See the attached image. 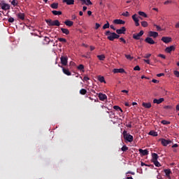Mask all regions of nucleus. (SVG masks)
<instances>
[{
    "mask_svg": "<svg viewBox=\"0 0 179 179\" xmlns=\"http://www.w3.org/2000/svg\"><path fill=\"white\" fill-rule=\"evenodd\" d=\"M125 31H127V28L125 27H122V29H117L116 33L117 34H125Z\"/></svg>",
    "mask_w": 179,
    "mask_h": 179,
    "instance_id": "9d476101",
    "label": "nucleus"
},
{
    "mask_svg": "<svg viewBox=\"0 0 179 179\" xmlns=\"http://www.w3.org/2000/svg\"><path fill=\"white\" fill-rule=\"evenodd\" d=\"M98 97L99 100H101V101H104L105 100H107V95H106V94L99 93Z\"/></svg>",
    "mask_w": 179,
    "mask_h": 179,
    "instance_id": "9b49d317",
    "label": "nucleus"
},
{
    "mask_svg": "<svg viewBox=\"0 0 179 179\" xmlns=\"http://www.w3.org/2000/svg\"><path fill=\"white\" fill-rule=\"evenodd\" d=\"M169 3H171V1H166L164 3V5H169Z\"/></svg>",
    "mask_w": 179,
    "mask_h": 179,
    "instance_id": "0e129e2a",
    "label": "nucleus"
},
{
    "mask_svg": "<svg viewBox=\"0 0 179 179\" xmlns=\"http://www.w3.org/2000/svg\"><path fill=\"white\" fill-rule=\"evenodd\" d=\"M18 19H20L21 20H24V14L20 13L17 15Z\"/></svg>",
    "mask_w": 179,
    "mask_h": 179,
    "instance_id": "bb28decb",
    "label": "nucleus"
},
{
    "mask_svg": "<svg viewBox=\"0 0 179 179\" xmlns=\"http://www.w3.org/2000/svg\"><path fill=\"white\" fill-rule=\"evenodd\" d=\"M138 15L140 16H143V17H148V15H146V13H145V12L143 11H139Z\"/></svg>",
    "mask_w": 179,
    "mask_h": 179,
    "instance_id": "f704fd0d",
    "label": "nucleus"
},
{
    "mask_svg": "<svg viewBox=\"0 0 179 179\" xmlns=\"http://www.w3.org/2000/svg\"><path fill=\"white\" fill-rule=\"evenodd\" d=\"M161 40L163 41V43H165V44H169V43H171L173 39L171 37L163 36Z\"/></svg>",
    "mask_w": 179,
    "mask_h": 179,
    "instance_id": "6e6552de",
    "label": "nucleus"
},
{
    "mask_svg": "<svg viewBox=\"0 0 179 179\" xmlns=\"http://www.w3.org/2000/svg\"><path fill=\"white\" fill-rule=\"evenodd\" d=\"M113 73H125V70L124 69H113Z\"/></svg>",
    "mask_w": 179,
    "mask_h": 179,
    "instance_id": "dca6fc26",
    "label": "nucleus"
},
{
    "mask_svg": "<svg viewBox=\"0 0 179 179\" xmlns=\"http://www.w3.org/2000/svg\"><path fill=\"white\" fill-rule=\"evenodd\" d=\"M58 5H59L58 3H52L50 5V8H52V9H58Z\"/></svg>",
    "mask_w": 179,
    "mask_h": 179,
    "instance_id": "c85d7f7f",
    "label": "nucleus"
},
{
    "mask_svg": "<svg viewBox=\"0 0 179 179\" xmlns=\"http://www.w3.org/2000/svg\"><path fill=\"white\" fill-rule=\"evenodd\" d=\"M11 4H12L13 6H17V2H16V0H12Z\"/></svg>",
    "mask_w": 179,
    "mask_h": 179,
    "instance_id": "09e8293b",
    "label": "nucleus"
},
{
    "mask_svg": "<svg viewBox=\"0 0 179 179\" xmlns=\"http://www.w3.org/2000/svg\"><path fill=\"white\" fill-rule=\"evenodd\" d=\"M123 138L127 141V142H134V136L129 134L127 133V131H123Z\"/></svg>",
    "mask_w": 179,
    "mask_h": 179,
    "instance_id": "f03ea898",
    "label": "nucleus"
},
{
    "mask_svg": "<svg viewBox=\"0 0 179 179\" xmlns=\"http://www.w3.org/2000/svg\"><path fill=\"white\" fill-rule=\"evenodd\" d=\"M98 80L101 82V83H106V80L104 79V77L99 76H98Z\"/></svg>",
    "mask_w": 179,
    "mask_h": 179,
    "instance_id": "c756f323",
    "label": "nucleus"
},
{
    "mask_svg": "<svg viewBox=\"0 0 179 179\" xmlns=\"http://www.w3.org/2000/svg\"><path fill=\"white\" fill-rule=\"evenodd\" d=\"M164 108H165V110H171V108H172L171 106H165L164 107Z\"/></svg>",
    "mask_w": 179,
    "mask_h": 179,
    "instance_id": "603ef678",
    "label": "nucleus"
},
{
    "mask_svg": "<svg viewBox=\"0 0 179 179\" xmlns=\"http://www.w3.org/2000/svg\"><path fill=\"white\" fill-rule=\"evenodd\" d=\"M61 31L63 33V34H66V36H68V34H69V29H68L61 28Z\"/></svg>",
    "mask_w": 179,
    "mask_h": 179,
    "instance_id": "a878e982",
    "label": "nucleus"
},
{
    "mask_svg": "<svg viewBox=\"0 0 179 179\" xmlns=\"http://www.w3.org/2000/svg\"><path fill=\"white\" fill-rule=\"evenodd\" d=\"M113 108L116 110V111H121V113H122V109L118 106H114Z\"/></svg>",
    "mask_w": 179,
    "mask_h": 179,
    "instance_id": "c9c22d12",
    "label": "nucleus"
},
{
    "mask_svg": "<svg viewBox=\"0 0 179 179\" xmlns=\"http://www.w3.org/2000/svg\"><path fill=\"white\" fill-rule=\"evenodd\" d=\"M152 162H156V161H157V159H159V155H157V153H152Z\"/></svg>",
    "mask_w": 179,
    "mask_h": 179,
    "instance_id": "4be33fe9",
    "label": "nucleus"
},
{
    "mask_svg": "<svg viewBox=\"0 0 179 179\" xmlns=\"http://www.w3.org/2000/svg\"><path fill=\"white\" fill-rule=\"evenodd\" d=\"M152 163L155 164L156 167H160L162 164H160V162L157 161H153Z\"/></svg>",
    "mask_w": 179,
    "mask_h": 179,
    "instance_id": "4c0bfd02",
    "label": "nucleus"
},
{
    "mask_svg": "<svg viewBox=\"0 0 179 179\" xmlns=\"http://www.w3.org/2000/svg\"><path fill=\"white\" fill-rule=\"evenodd\" d=\"M99 61H104L106 59V55H99L96 56Z\"/></svg>",
    "mask_w": 179,
    "mask_h": 179,
    "instance_id": "cd10ccee",
    "label": "nucleus"
},
{
    "mask_svg": "<svg viewBox=\"0 0 179 179\" xmlns=\"http://www.w3.org/2000/svg\"><path fill=\"white\" fill-rule=\"evenodd\" d=\"M81 2H83L82 5H87L89 6V5H93V3L90 0H79Z\"/></svg>",
    "mask_w": 179,
    "mask_h": 179,
    "instance_id": "f3484780",
    "label": "nucleus"
},
{
    "mask_svg": "<svg viewBox=\"0 0 179 179\" xmlns=\"http://www.w3.org/2000/svg\"><path fill=\"white\" fill-rule=\"evenodd\" d=\"M136 16H138V15L134 14L132 15V19L134 20V22H139V20L138 19V17H136Z\"/></svg>",
    "mask_w": 179,
    "mask_h": 179,
    "instance_id": "e433bc0d",
    "label": "nucleus"
},
{
    "mask_svg": "<svg viewBox=\"0 0 179 179\" xmlns=\"http://www.w3.org/2000/svg\"><path fill=\"white\" fill-rule=\"evenodd\" d=\"M129 148L127 145H123L121 148L122 152H127Z\"/></svg>",
    "mask_w": 179,
    "mask_h": 179,
    "instance_id": "ea45409f",
    "label": "nucleus"
},
{
    "mask_svg": "<svg viewBox=\"0 0 179 179\" xmlns=\"http://www.w3.org/2000/svg\"><path fill=\"white\" fill-rule=\"evenodd\" d=\"M149 37H153L154 38H157V37H159V33L153 31H150L148 32Z\"/></svg>",
    "mask_w": 179,
    "mask_h": 179,
    "instance_id": "1a4fd4ad",
    "label": "nucleus"
},
{
    "mask_svg": "<svg viewBox=\"0 0 179 179\" xmlns=\"http://www.w3.org/2000/svg\"><path fill=\"white\" fill-rule=\"evenodd\" d=\"M142 106H143V107H144L145 108H150V107H152V103L143 102V103H142Z\"/></svg>",
    "mask_w": 179,
    "mask_h": 179,
    "instance_id": "b1692460",
    "label": "nucleus"
},
{
    "mask_svg": "<svg viewBox=\"0 0 179 179\" xmlns=\"http://www.w3.org/2000/svg\"><path fill=\"white\" fill-rule=\"evenodd\" d=\"M100 26H101L100 24L96 23L95 24V29L97 30V29H99V27H100Z\"/></svg>",
    "mask_w": 179,
    "mask_h": 179,
    "instance_id": "13d9d810",
    "label": "nucleus"
},
{
    "mask_svg": "<svg viewBox=\"0 0 179 179\" xmlns=\"http://www.w3.org/2000/svg\"><path fill=\"white\" fill-rule=\"evenodd\" d=\"M155 27H156L157 31H162V27L157 24H154Z\"/></svg>",
    "mask_w": 179,
    "mask_h": 179,
    "instance_id": "49530a36",
    "label": "nucleus"
},
{
    "mask_svg": "<svg viewBox=\"0 0 179 179\" xmlns=\"http://www.w3.org/2000/svg\"><path fill=\"white\" fill-rule=\"evenodd\" d=\"M44 41H45L46 44H50V38L45 36V38H44Z\"/></svg>",
    "mask_w": 179,
    "mask_h": 179,
    "instance_id": "de8ad7c7",
    "label": "nucleus"
},
{
    "mask_svg": "<svg viewBox=\"0 0 179 179\" xmlns=\"http://www.w3.org/2000/svg\"><path fill=\"white\" fill-rule=\"evenodd\" d=\"M164 101V98H160L159 99H155L153 100L154 104H161V103H163Z\"/></svg>",
    "mask_w": 179,
    "mask_h": 179,
    "instance_id": "6ab92c4d",
    "label": "nucleus"
},
{
    "mask_svg": "<svg viewBox=\"0 0 179 179\" xmlns=\"http://www.w3.org/2000/svg\"><path fill=\"white\" fill-rule=\"evenodd\" d=\"M45 22L48 26H60L61 23L58 20L52 21L51 19L45 20Z\"/></svg>",
    "mask_w": 179,
    "mask_h": 179,
    "instance_id": "7ed1b4c3",
    "label": "nucleus"
},
{
    "mask_svg": "<svg viewBox=\"0 0 179 179\" xmlns=\"http://www.w3.org/2000/svg\"><path fill=\"white\" fill-rule=\"evenodd\" d=\"M159 142H161V143L163 146H167V145H170V143H171V141L166 140L164 138H159Z\"/></svg>",
    "mask_w": 179,
    "mask_h": 179,
    "instance_id": "39448f33",
    "label": "nucleus"
},
{
    "mask_svg": "<svg viewBox=\"0 0 179 179\" xmlns=\"http://www.w3.org/2000/svg\"><path fill=\"white\" fill-rule=\"evenodd\" d=\"M157 78H161V76H164V73H161L157 75Z\"/></svg>",
    "mask_w": 179,
    "mask_h": 179,
    "instance_id": "680f3d73",
    "label": "nucleus"
},
{
    "mask_svg": "<svg viewBox=\"0 0 179 179\" xmlns=\"http://www.w3.org/2000/svg\"><path fill=\"white\" fill-rule=\"evenodd\" d=\"M59 66L62 68L63 73H64V75H66L67 76H71V75H72V73L69 71V69H65V67L60 66L59 64Z\"/></svg>",
    "mask_w": 179,
    "mask_h": 179,
    "instance_id": "423d86ee",
    "label": "nucleus"
},
{
    "mask_svg": "<svg viewBox=\"0 0 179 179\" xmlns=\"http://www.w3.org/2000/svg\"><path fill=\"white\" fill-rule=\"evenodd\" d=\"M145 43H148V44H155V42L154 41V40L150 38V37H147L145 39Z\"/></svg>",
    "mask_w": 179,
    "mask_h": 179,
    "instance_id": "a211bd4d",
    "label": "nucleus"
},
{
    "mask_svg": "<svg viewBox=\"0 0 179 179\" xmlns=\"http://www.w3.org/2000/svg\"><path fill=\"white\" fill-rule=\"evenodd\" d=\"M78 69H79V71H83V72H85L84 69H85V66H83V64H80L78 66Z\"/></svg>",
    "mask_w": 179,
    "mask_h": 179,
    "instance_id": "58836bf2",
    "label": "nucleus"
},
{
    "mask_svg": "<svg viewBox=\"0 0 179 179\" xmlns=\"http://www.w3.org/2000/svg\"><path fill=\"white\" fill-rule=\"evenodd\" d=\"M175 50H176V47H174V45L167 47L165 49L166 52H168L169 54H170L171 51H175Z\"/></svg>",
    "mask_w": 179,
    "mask_h": 179,
    "instance_id": "f8f14e48",
    "label": "nucleus"
},
{
    "mask_svg": "<svg viewBox=\"0 0 179 179\" xmlns=\"http://www.w3.org/2000/svg\"><path fill=\"white\" fill-rule=\"evenodd\" d=\"M173 75H175V76H176V78H179V71H177V70H175V71H173Z\"/></svg>",
    "mask_w": 179,
    "mask_h": 179,
    "instance_id": "c03bdc74",
    "label": "nucleus"
},
{
    "mask_svg": "<svg viewBox=\"0 0 179 179\" xmlns=\"http://www.w3.org/2000/svg\"><path fill=\"white\" fill-rule=\"evenodd\" d=\"M125 58L129 59V61H132L134 59V57L131 56L130 55H124Z\"/></svg>",
    "mask_w": 179,
    "mask_h": 179,
    "instance_id": "473e14b6",
    "label": "nucleus"
},
{
    "mask_svg": "<svg viewBox=\"0 0 179 179\" xmlns=\"http://www.w3.org/2000/svg\"><path fill=\"white\" fill-rule=\"evenodd\" d=\"M8 22H9V23H13V22H15V18L12 17H10L8 18Z\"/></svg>",
    "mask_w": 179,
    "mask_h": 179,
    "instance_id": "8fccbe9b",
    "label": "nucleus"
},
{
    "mask_svg": "<svg viewBox=\"0 0 179 179\" xmlns=\"http://www.w3.org/2000/svg\"><path fill=\"white\" fill-rule=\"evenodd\" d=\"M113 23L115 24H125V21L122 20H118V19H116V20H113Z\"/></svg>",
    "mask_w": 179,
    "mask_h": 179,
    "instance_id": "2eb2a0df",
    "label": "nucleus"
},
{
    "mask_svg": "<svg viewBox=\"0 0 179 179\" xmlns=\"http://www.w3.org/2000/svg\"><path fill=\"white\" fill-rule=\"evenodd\" d=\"M64 24H66V26H69V27H71L72 26H73V22L67 20L64 22Z\"/></svg>",
    "mask_w": 179,
    "mask_h": 179,
    "instance_id": "412c9836",
    "label": "nucleus"
},
{
    "mask_svg": "<svg viewBox=\"0 0 179 179\" xmlns=\"http://www.w3.org/2000/svg\"><path fill=\"white\" fill-rule=\"evenodd\" d=\"M64 3L66 5H73L75 3V0H63Z\"/></svg>",
    "mask_w": 179,
    "mask_h": 179,
    "instance_id": "aec40b11",
    "label": "nucleus"
},
{
    "mask_svg": "<svg viewBox=\"0 0 179 179\" xmlns=\"http://www.w3.org/2000/svg\"><path fill=\"white\" fill-rule=\"evenodd\" d=\"M86 93H87V90H86L85 89H81L80 90V94H82L83 96H84V94H86Z\"/></svg>",
    "mask_w": 179,
    "mask_h": 179,
    "instance_id": "2f4dec72",
    "label": "nucleus"
},
{
    "mask_svg": "<svg viewBox=\"0 0 179 179\" xmlns=\"http://www.w3.org/2000/svg\"><path fill=\"white\" fill-rule=\"evenodd\" d=\"M134 71H141V67H139V66H136L134 68Z\"/></svg>",
    "mask_w": 179,
    "mask_h": 179,
    "instance_id": "3c124183",
    "label": "nucleus"
},
{
    "mask_svg": "<svg viewBox=\"0 0 179 179\" xmlns=\"http://www.w3.org/2000/svg\"><path fill=\"white\" fill-rule=\"evenodd\" d=\"M158 57H159L160 58H163V59H166V56L164 55L159 54Z\"/></svg>",
    "mask_w": 179,
    "mask_h": 179,
    "instance_id": "864d4df0",
    "label": "nucleus"
},
{
    "mask_svg": "<svg viewBox=\"0 0 179 179\" xmlns=\"http://www.w3.org/2000/svg\"><path fill=\"white\" fill-rule=\"evenodd\" d=\"M161 123L163 124V125H169L170 122L166 120H162Z\"/></svg>",
    "mask_w": 179,
    "mask_h": 179,
    "instance_id": "79ce46f5",
    "label": "nucleus"
},
{
    "mask_svg": "<svg viewBox=\"0 0 179 179\" xmlns=\"http://www.w3.org/2000/svg\"><path fill=\"white\" fill-rule=\"evenodd\" d=\"M143 61H144V62H145L148 65H150V60H149V59H143Z\"/></svg>",
    "mask_w": 179,
    "mask_h": 179,
    "instance_id": "6e6d98bb",
    "label": "nucleus"
},
{
    "mask_svg": "<svg viewBox=\"0 0 179 179\" xmlns=\"http://www.w3.org/2000/svg\"><path fill=\"white\" fill-rule=\"evenodd\" d=\"M122 16H124L125 17H128L129 16V13L128 11H126L125 13H123L122 14Z\"/></svg>",
    "mask_w": 179,
    "mask_h": 179,
    "instance_id": "a18cd8bd",
    "label": "nucleus"
},
{
    "mask_svg": "<svg viewBox=\"0 0 179 179\" xmlns=\"http://www.w3.org/2000/svg\"><path fill=\"white\" fill-rule=\"evenodd\" d=\"M141 166H145L146 167H150V165H148V164H145L144 162H141Z\"/></svg>",
    "mask_w": 179,
    "mask_h": 179,
    "instance_id": "e2e57ef3",
    "label": "nucleus"
},
{
    "mask_svg": "<svg viewBox=\"0 0 179 179\" xmlns=\"http://www.w3.org/2000/svg\"><path fill=\"white\" fill-rule=\"evenodd\" d=\"M1 9H3V10H8L10 9V6L8 3H3L1 4Z\"/></svg>",
    "mask_w": 179,
    "mask_h": 179,
    "instance_id": "4468645a",
    "label": "nucleus"
},
{
    "mask_svg": "<svg viewBox=\"0 0 179 179\" xmlns=\"http://www.w3.org/2000/svg\"><path fill=\"white\" fill-rule=\"evenodd\" d=\"M150 57H152V54H147L145 56H144V58H150Z\"/></svg>",
    "mask_w": 179,
    "mask_h": 179,
    "instance_id": "4d7b16f0",
    "label": "nucleus"
},
{
    "mask_svg": "<svg viewBox=\"0 0 179 179\" xmlns=\"http://www.w3.org/2000/svg\"><path fill=\"white\" fill-rule=\"evenodd\" d=\"M176 111H179V104L176 106Z\"/></svg>",
    "mask_w": 179,
    "mask_h": 179,
    "instance_id": "774afa93",
    "label": "nucleus"
},
{
    "mask_svg": "<svg viewBox=\"0 0 179 179\" xmlns=\"http://www.w3.org/2000/svg\"><path fill=\"white\" fill-rule=\"evenodd\" d=\"M142 36H143V31L141 30L138 34H134L133 38H134V40H140Z\"/></svg>",
    "mask_w": 179,
    "mask_h": 179,
    "instance_id": "0eeeda50",
    "label": "nucleus"
},
{
    "mask_svg": "<svg viewBox=\"0 0 179 179\" xmlns=\"http://www.w3.org/2000/svg\"><path fill=\"white\" fill-rule=\"evenodd\" d=\"M60 61L63 66H66V65H68V56H62L60 57Z\"/></svg>",
    "mask_w": 179,
    "mask_h": 179,
    "instance_id": "20e7f679",
    "label": "nucleus"
},
{
    "mask_svg": "<svg viewBox=\"0 0 179 179\" xmlns=\"http://www.w3.org/2000/svg\"><path fill=\"white\" fill-rule=\"evenodd\" d=\"M52 15H55V16H59L62 15V11L52 10Z\"/></svg>",
    "mask_w": 179,
    "mask_h": 179,
    "instance_id": "393cba45",
    "label": "nucleus"
},
{
    "mask_svg": "<svg viewBox=\"0 0 179 179\" xmlns=\"http://www.w3.org/2000/svg\"><path fill=\"white\" fill-rule=\"evenodd\" d=\"M149 135H151V136H157V132L155 131H150L149 132Z\"/></svg>",
    "mask_w": 179,
    "mask_h": 179,
    "instance_id": "7c9ffc66",
    "label": "nucleus"
},
{
    "mask_svg": "<svg viewBox=\"0 0 179 179\" xmlns=\"http://www.w3.org/2000/svg\"><path fill=\"white\" fill-rule=\"evenodd\" d=\"M138 152L142 155V156H148V155H149V151L148 150H143L140 148Z\"/></svg>",
    "mask_w": 179,
    "mask_h": 179,
    "instance_id": "ddd939ff",
    "label": "nucleus"
},
{
    "mask_svg": "<svg viewBox=\"0 0 179 179\" xmlns=\"http://www.w3.org/2000/svg\"><path fill=\"white\" fill-rule=\"evenodd\" d=\"M105 35L108 36L107 38L110 41H114L115 38H120V35L117 34L115 32H111L110 31H107L105 33Z\"/></svg>",
    "mask_w": 179,
    "mask_h": 179,
    "instance_id": "f257e3e1",
    "label": "nucleus"
},
{
    "mask_svg": "<svg viewBox=\"0 0 179 179\" xmlns=\"http://www.w3.org/2000/svg\"><path fill=\"white\" fill-rule=\"evenodd\" d=\"M175 27L176 29H179V22H177L176 24L175 25Z\"/></svg>",
    "mask_w": 179,
    "mask_h": 179,
    "instance_id": "338daca9",
    "label": "nucleus"
},
{
    "mask_svg": "<svg viewBox=\"0 0 179 179\" xmlns=\"http://www.w3.org/2000/svg\"><path fill=\"white\" fill-rule=\"evenodd\" d=\"M152 83H159V80H157L156 79H152Z\"/></svg>",
    "mask_w": 179,
    "mask_h": 179,
    "instance_id": "69168bd1",
    "label": "nucleus"
},
{
    "mask_svg": "<svg viewBox=\"0 0 179 179\" xmlns=\"http://www.w3.org/2000/svg\"><path fill=\"white\" fill-rule=\"evenodd\" d=\"M58 41H60V43H66V39L64 38H58Z\"/></svg>",
    "mask_w": 179,
    "mask_h": 179,
    "instance_id": "37998d69",
    "label": "nucleus"
},
{
    "mask_svg": "<svg viewBox=\"0 0 179 179\" xmlns=\"http://www.w3.org/2000/svg\"><path fill=\"white\" fill-rule=\"evenodd\" d=\"M120 41L124 43V44H127V41H125V39H124V38H120Z\"/></svg>",
    "mask_w": 179,
    "mask_h": 179,
    "instance_id": "5fc2aeb1",
    "label": "nucleus"
},
{
    "mask_svg": "<svg viewBox=\"0 0 179 179\" xmlns=\"http://www.w3.org/2000/svg\"><path fill=\"white\" fill-rule=\"evenodd\" d=\"M148 22L146 21L141 22V26H143V27H148Z\"/></svg>",
    "mask_w": 179,
    "mask_h": 179,
    "instance_id": "a19ab883",
    "label": "nucleus"
},
{
    "mask_svg": "<svg viewBox=\"0 0 179 179\" xmlns=\"http://www.w3.org/2000/svg\"><path fill=\"white\" fill-rule=\"evenodd\" d=\"M90 80V78H89V77H87V76H85L83 78V80H85V82H87V80Z\"/></svg>",
    "mask_w": 179,
    "mask_h": 179,
    "instance_id": "052dcab7",
    "label": "nucleus"
},
{
    "mask_svg": "<svg viewBox=\"0 0 179 179\" xmlns=\"http://www.w3.org/2000/svg\"><path fill=\"white\" fill-rule=\"evenodd\" d=\"M110 27V23L108 22V21H106V24H105L103 26V30H106V29H108Z\"/></svg>",
    "mask_w": 179,
    "mask_h": 179,
    "instance_id": "72a5a7b5",
    "label": "nucleus"
},
{
    "mask_svg": "<svg viewBox=\"0 0 179 179\" xmlns=\"http://www.w3.org/2000/svg\"><path fill=\"white\" fill-rule=\"evenodd\" d=\"M114 115H115L114 112L110 111V117H111V118H113V117H114Z\"/></svg>",
    "mask_w": 179,
    "mask_h": 179,
    "instance_id": "bf43d9fd",
    "label": "nucleus"
},
{
    "mask_svg": "<svg viewBox=\"0 0 179 179\" xmlns=\"http://www.w3.org/2000/svg\"><path fill=\"white\" fill-rule=\"evenodd\" d=\"M166 176L168 177V178H170V175L171 174V170L170 169H164V170Z\"/></svg>",
    "mask_w": 179,
    "mask_h": 179,
    "instance_id": "5701e85b",
    "label": "nucleus"
}]
</instances>
